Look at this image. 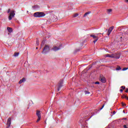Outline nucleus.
I'll return each instance as SVG.
<instances>
[{
    "label": "nucleus",
    "instance_id": "37",
    "mask_svg": "<svg viewBox=\"0 0 128 128\" xmlns=\"http://www.w3.org/2000/svg\"><path fill=\"white\" fill-rule=\"evenodd\" d=\"M126 2H128V0H126Z\"/></svg>",
    "mask_w": 128,
    "mask_h": 128
},
{
    "label": "nucleus",
    "instance_id": "29",
    "mask_svg": "<svg viewBox=\"0 0 128 128\" xmlns=\"http://www.w3.org/2000/svg\"><path fill=\"white\" fill-rule=\"evenodd\" d=\"M36 44L37 46H38V44H40V42H38V40H36Z\"/></svg>",
    "mask_w": 128,
    "mask_h": 128
},
{
    "label": "nucleus",
    "instance_id": "41",
    "mask_svg": "<svg viewBox=\"0 0 128 128\" xmlns=\"http://www.w3.org/2000/svg\"><path fill=\"white\" fill-rule=\"evenodd\" d=\"M124 112V111H123Z\"/></svg>",
    "mask_w": 128,
    "mask_h": 128
},
{
    "label": "nucleus",
    "instance_id": "8",
    "mask_svg": "<svg viewBox=\"0 0 128 128\" xmlns=\"http://www.w3.org/2000/svg\"><path fill=\"white\" fill-rule=\"evenodd\" d=\"M121 54L120 53H114V58H116V60H118V58H120V56H121Z\"/></svg>",
    "mask_w": 128,
    "mask_h": 128
},
{
    "label": "nucleus",
    "instance_id": "1",
    "mask_svg": "<svg viewBox=\"0 0 128 128\" xmlns=\"http://www.w3.org/2000/svg\"><path fill=\"white\" fill-rule=\"evenodd\" d=\"M34 18H44L46 16V14L44 12H36L34 13Z\"/></svg>",
    "mask_w": 128,
    "mask_h": 128
},
{
    "label": "nucleus",
    "instance_id": "13",
    "mask_svg": "<svg viewBox=\"0 0 128 128\" xmlns=\"http://www.w3.org/2000/svg\"><path fill=\"white\" fill-rule=\"evenodd\" d=\"M26 81V78H23L22 80H20V81H19V84H22V82H24Z\"/></svg>",
    "mask_w": 128,
    "mask_h": 128
},
{
    "label": "nucleus",
    "instance_id": "40",
    "mask_svg": "<svg viewBox=\"0 0 128 128\" xmlns=\"http://www.w3.org/2000/svg\"><path fill=\"white\" fill-rule=\"evenodd\" d=\"M104 34V33H103V34Z\"/></svg>",
    "mask_w": 128,
    "mask_h": 128
},
{
    "label": "nucleus",
    "instance_id": "19",
    "mask_svg": "<svg viewBox=\"0 0 128 128\" xmlns=\"http://www.w3.org/2000/svg\"><path fill=\"white\" fill-rule=\"evenodd\" d=\"M122 98H126V100H128V97L124 95L122 96Z\"/></svg>",
    "mask_w": 128,
    "mask_h": 128
},
{
    "label": "nucleus",
    "instance_id": "42",
    "mask_svg": "<svg viewBox=\"0 0 128 128\" xmlns=\"http://www.w3.org/2000/svg\"><path fill=\"white\" fill-rule=\"evenodd\" d=\"M124 112V111H123Z\"/></svg>",
    "mask_w": 128,
    "mask_h": 128
},
{
    "label": "nucleus",
    "instance_id": "28",
    "mask_svg": "<svg viewBox=\"0 0 128 128\" xmlns=\"http://www.w3.org/2000/svg\"><path fill=\"white\" fill-rule=\"evenodd\" d=\"M104 104L102 106V107L100 108V110H102V108H104Z\"/></svg>",
    "mask_w": 128,
    "mask_h": 128
},
{
    "label": "nucleus",
    "instance_id": "39",
    "mask_svg": "<svg viewBox=\"0 0 128 128\" xmlns=\"http://www.w3.org/2000/svg\"><path fill=\"white\" fill-rule=\"evenodd\" d=\"M36 50H38V48H36Z\"/></svg>",
    "mask_w": 128,
    "mask_h": 128
},
{
    "label": "nucleus",
    "instance_id": "5",
    "mask_svg": "<svg viewBox=\"0 0 128 128\" xmlns=\"http://www.w3.org/2000/svg\"><path fill=\"white\" fill-rule=\"evenodd\" d=\"M90 36L91 38H92L93 40H94L93 41L94 44H96V42H98V36L96 35L91 34Z\"/></svg>",
    "mask_w": 128,
    "mask_h": 128
},
{
    "label": "nucleus",
    "instance_id": "17",
    "mask_svg": "<svg viewBox=\"0 0 128 128\" xmlns=\"http://www.w3.org/2000/svg\"><path fill=\"white\" fill-rule=\"evenodd\" d=\"M122 70V68L120 66H118V67L116 68V70Z\"/></svg>",
    "mask_w": 128,
    "mask_h": 128
},
{
    "label": "nucleus",
    "instance_id": "35",
    "mask_svg": "<svg viewBox=\"0 0 128 128\" xmlns=\"http://www.w3.org/2000/svg\"><path fill=\"white\" fill-rule=\"evenodd\" d=\"M113 114H116V111L113 112Z\"/></svg>",
    "mask_w": 128,
    "mask_h": 128
},
{
    "label": "nucleus",
    "instance_id": "38",
    "mask_svg": "<svg viewBox=\"0 0 128 128\" xmlns=\"http://www.w3.org/2000/svg\"><path fill=\"white\" fill-rule=\"evenodd\" d=\"M120 38H122V37H120Z\"/></svg>",
    "mask_w": 128,
    "mask_h": 128
},
{
    "label": "nucleus",
    "instance_id": "26",
    "mask_svg": "<svg viewBox=\"0 0 128 128\" xmlns=\"http://www.w3.org/2000/svg\"><path fill=\"white\" fill-rule=\"evenodd\" d=\"M95 84H100V82H95Z\"/></svg>",
    "mask_w": 128,
    "mask_h": 128
},
{
    "label": "nucleus",
    "instance_id": "20",
    "mask_svg": "<svg viewBox=\"0 0 128 128\" xmlns=\"http://www.w3.org/2000/svg\"><path fill=\"white\" fill-rule=\"evenodd\" d=\"M78 14H74L73 17L74 18H76V16H78Z\"/></svg>",
    "mask_w": 128,
    "mask_h": 128
},
{
    "label": "nucleus",
    "instance_id": "9",
    "mask_svg": "<svg viewBox=\"0 0 128 128\" xmlns=\"http://www.w3.org/2000/svg\"><path fill=\"white\" fill-rule=\"evenodd\" d=\"M100 80L102 82H103V84H104L106 82V78H104L102 75L100 76Z\"/></svg>",
    "mask_w": 128,
    "mask_h": 128
},
{
    "label": "nucleus",
    "instance_id": "4",
    "mask_svg": "<svg viewBox=\"0 0 128 128\" xmlns=\"http://www.w3.org/2000/svg\"><path fill=\"white\" fill-rule=\"evenodd\" d=\"M62 45L59 46L58 47L56 46H54L52 48V50L54 52H58V50H60L62 49Z\"/></svg>",
    "mask_w": 128,
    "mask_h": 128
},
{
    "label": "nucleus",
    "instance_id": "3",
    "mask_svg": "<svg viewBox=\"0 0 128 128\" xmlns=\"http://www.w3.org/2000/svg\"><path fill=\"white\" fill-rule=\"evenodd\" d=\"M16 15V14H14V11L12 10L10 12V16H8V20H12V18H14V16Z\"/></svg>",
    "mask_w": 128,
    "mask_h": 128
},
{
    "label": "nucleus",
    "instance_id": "43",
    "mask_svg": "<svg viewBox=\"0 0 128 128\" xmlns=\"http://www.w3.org/2000/svg\"><path fill=\"white\" fill-rule=\"evenodd\" d=\"M84 128H86V126H85Z\"/></svg>",
    "mask_w": 128,
    "mask_h": 128
},
{
    "label": "nucleus",
    "instance_id": "10",
    "mask_svg": "<svg viewBox=\"0 0 128 128\" xmlns=\"http://www.w3.org/2000/svg\"><path fill=\"white\" fill-rule=\"evenodd\" d=\"M114 26H111L108 30V35L110 36V33L112 32V30H114Z\"/></svg>",
    "mask_w": 128,
    "mask_h": 128
},
{
    "label": "nucleus",
    "instance_id": "14",
    "mask_svg": "<svg viewBox=\"0 0 128 128\" xmlns=\"http://www.w3.org/2000/svg\"><path fill=\"white\" fill-rule=\"evenodd\" d=\"M7 30H8V32H12V28L8 27Z\"/></svg>",
    "mask_w": 128,
    "mask_h": 128
},
{
    "label": "nucleus",
    "instance_id": "12",
    "mask_svg": "<svg viewBox=\"0 0 128 128\" xmlns=\"http://www.w3.org/2000/svg\"><path fill=\"white\" fill-rule=\"evenodd\" d=\"M36 114L38 118H42V116L40 114V111L37 110L36 112Z\"/></svg>",
    "mask_w": 128,
    "mask_h": 128
},
{
    "label": "nucleus",
    "instance_id": "6",
    "mask_svg": "<svg viewBox=\"0 0 128 128\" xmlns=\"http://www.w3.org/2000/svg\"><path fill=\"white\" fill-rule=\"evenodd\" d=\"M62 84H64V80H60L59 83L58 84V88L57 90V92H58L60 90L61 88L62 87Z\"/></svg>",
    "mask_w": 128,
    "mask_h": 128
},
{
    "label": "nucleus",
    "instance_id": "23",
    "mask_svg": "<svg viewBox=\"0 0 128 128\" xmlns=\"http://www.w3.org/2000/svg\"><path fill=\"white\" fill-rule=\"evenodd\" d=\"M122 106H126V104H124V102H122Z\"/></svg>",
    "mask_w": 128,
    "mask_h": 128
},
{
    "label": "nucleus",
    "instance_id": "32",
    "mask_svg": "<svg viewBox=\"0 0 128 128\" xmlns=\"http://www.w3.org/2000/svg\"><path fill=\"white\" fill-rule=\"evenodd\" d=\"M124 128H128L127 126H126V125H124Z\"/></svg>",
    "mask_w": 128,
    "mask_h": 128
},
{
    "label": "nucleus",
    "instance_id": "24",
    "mask_svg": "<svg viewBox=\"0 0 128 128\" xmlns=\"http://www.w3.org/2000/svg\"><path fill=\"white\" fill-rule=\"evenodd\" d=\"M128 68H124L123 69H122V70H128Z\"/></svg>",
    "mask_w": 128,
    "mask_h": 128
},
{
    "label": "nucleus",
    "instance_id": "2",
    "mask_svg": "<svg viewBox=\"0 0 128 128\" xmlns=\"http://www.w3.org/2000/svg\"><path fill=\"white\" fill-rule=\"evenodd\" d=\"M50 50V46L48 45H45L42 52V54H46V52H48Z\"/></svg>",
    "mask_w": 128,
    "mask_h": 128
},
{
    "label": "nucleus",
    "instance_id": "33",
    "mask_svg": "<svg viewBox=\"0 0 128 128\" xmlns=\"http://www.w3.org/2000/svg\"><path fill=\"white\" fill-rule=\"evenodd\" d=\"M126 92H128V88H126V90L125 91Z\"/></svg>",
    "mask_w": 128,
    "mask_h": 128
},
{
    "label": "nucleus",
    "instance_id": "31",
    "mask_svg": "<svg viewBox=\"0 0 128 128\" xmlns=\"http://www.w3.org/2000/svg\"><path fill=\"white\" fill-rule=\"evenodd\" d=\"M10 9H8V13L10 14Z\"/></svg>",
    "mask_w": 128,
    "mask_h": 128
},
{
    "label": "nucleus",
    "instance_id": "11",
    "mask_svg": "<svg viewBox=\"0 0 128 128\" xmlns=\"http://www.w3.org/2000/svg\"><path fill=\"white\" fill-rule=\"evenodd\" d=\"M106 58H114V54H106Z\"/></svg>",
    "mask_w": 128,
    "mask_h": 128
},
{
    "label": "nucleus",
    "instance_id": "34",
    "mask_svg": "<svg viewBox=\"0 0 128 128\" xmlns=\"http://www.w3.org/2000/svg\"><path fill=\"white\" fill-rule=\"evenodd\" d=\"M120 92H124V90L120 89Z\"/></svg>",
    "mask_w": 128,
    "mask_h": 128
},
{
    "label": "nucleus",
    "instance_id": "16",
    "mask_svg": "<svg viewBox=\"0 0 128 128\" xmlns=\"http://www.w3.org/2000/svg\"><path fill=\"white\" fill-rule=\"evenodd\" d=\"M20 54L19 52H15L14 54V56H18V55Z\"/></svg>",
    "mask_w": 128,
    "mask_h": 128
},
{
    "label": "nucleus",
    "instance_id": "18",
    "mask_svg": "<svg viewBox=\"0 0 128 128\" xmlns=\"http://www.w3.org/2000/svg\"><path fill=\"white\" fill-rule=\"evenodd\" d=\"M112 9H108V10H107L108 13V14H110V12H112Z\"/></svg>",
    "mask_w": 128,
    "mask_h": 128
},
{
    "label": "nucleus",
    "instance_id": "22",
    "mask_svg": "<svg viewBox=\"0 0 128 128\" xmlns=\"http://www.w3.org/2000/svg\"><path fill=\"white\" fill-rule=\"evenodd\" d=\"M85 94H90V92L88 91H84Z\"/></svg>",
    "mask_w": 128,
    "mask_h": 128
},
{
    "label": "nucleus",
    "instance_id": "25",
    "mask_svg": "<svg viewBox=\"0 0 128 128\" xmlns=\"http://www.w3.org/2000/svg\"><path fill=\"white\" fill-rule=\"evenodd\" d=\"M121 88H122L123 90H124L126 88V86H122Z\"/></svg>",
    "mask_w": 128,
    "mask_h": 128
},
{
    "label": "nucleus",
    "instance_id": "7",
    "mask_svg": "<svg viewBox=\"0 0 128 128\" xmlns=\"http://www.w3.org/2000/svg\"><path fill=\"white\" fill-rule=\"evenodd\" d=\"M11 124H12V118H9L7 121V123H6L7 126H6V128H10V126Z\"/></svg>",
    "mask_w": 128,
    "mask_h": 128
},
{
    "label": "nucleus",
    "instance_id": "27",
    "mask_svg": "<svg viewBox=\"0 0 128 128\" xmlns=\"http://www.w3.org/2000/svg\"><path fill=\"white\" fill-rule=\"evenodd\" d=\"M78 51H80V50H78V49L76 50H75L74 54H76V52H78Z\"/></svg>",
    "mask_w": 128,
    "mask_h": 128
},
{
    "label": "nucleus",
    "instance_id": "21",
    "mask_svg": "<svg viewBox=\"0 0 128 128\" xmlns=\"http://www.w3.org/2000/svg\"><path fill=\"white\" fill-rule=\"evenodd\" d=\"M40 118H42V117H38V119L36 120V122H38L40 120Z\"/></svg>",
    "mask_w": 128,
    "mask_h": 128
},
{
    "label": "nucleus",
    "instance_id": "15",
    "mask_svg": "<svg viewBox=\"0 0 128 128\" xmlns=\"http://www.w3.org/2000/svg\"><path fill=\"white\" fill-rule=\"evenodd\" d=\"M90 14V12H86L84 14V18H86V16H88V14Z\"/></svg>",
    "mask_w": 128,
    "mask_h": 128
},
{
    "label": "nucleus",
    "instance_id": "36",
    "mask_svg": "<svg viewBox=\"0 0 128 128\" xmlns=\"http://www.w3.org/2000/svg\"><path fill=\"white\" fill-rule=\"evenodd\" d=\"M97 34V36H98V34H101L100 33H99V34Z\"/></svg>",
    "mask_w": 128,
    "mask_h": 128
},
{
    "label": "nucleus",
    "instance_id": "30",
    "mask_svg": "<svg viewBox=\"0 0 128 128\" xmlns=\"http://www.w3.org/2000/svg\"><path fill=\"white\" fill-rule=\"evenodd\" d=\"M33 8H40V6L38 5L34 6Z\"/></svg>",
    "mask_w": 128,
    "mask_h": 128
}]
</instances>
